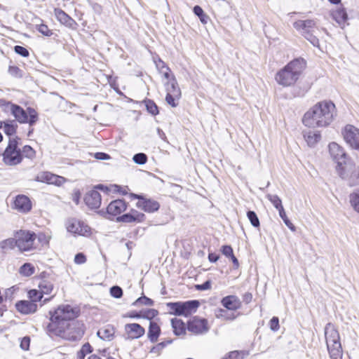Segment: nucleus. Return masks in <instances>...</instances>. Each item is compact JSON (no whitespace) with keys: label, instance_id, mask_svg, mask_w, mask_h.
<instances>
[{"label":"nucleus","instance_id":"20e7f679","mask_svg":"<svg viewBox=\"0 0 359 359\" xmlns=\"http://www.w3.org/2000/svg\"><path fill=\"white\" fill-rule=\"evenodd\" d=\"M6 108L10 110L15 121L20 123H28L29 126H34L39 120L37 111L32 107L24 109L20 106L11 102L6 103Z\"/></svg>","mask_w":359,"mask_h":359},{"label":"nucleus","instance_id":"58836bf2","mask_svg":"<svg viewBox=\"0 0 359 359\" xmlns=\"http://www.w3.org/2000/svg\"><path fill=\"white\" fill-rule=\"evenodd\" d=\"M28 296L30 299V301L36 304L37 302H41L43 297L41 290L39 291L36 290H29L28 292Z\"/></svg>","mask_w":359,"mask_h":359},{"label":"nucleus","instance_id":"cd10ccee","mask_svg":"<svg viewBox=\"0 0 359 359\" xmlns=\"http://www.w3.org/2000/svg\"><path fill=\"white\" fill-rule=\"evenodd\" d=\"M346 172L348 174V177L344 179L348 180L350 186L359 184V168L353 170V166L351 164V168H348Z\"/></svg>","mask_w":359,"mask_h":359},{"label":"nucleus","instance_id":"052dcab7","mask_svg":"<svg viewBox=\"0 0 359 359\" xmlns=\"http://www.w3.org/2000/svg\"><path fill=\"white\" fill-rule=\"evenodd\" d=\"M94 157L98 160H109L111 158L109 154L104 152H97L94 154Z\"/></svg>","mask_w":359,"mask_h":359},{"label":"nucleus","instance_id":"dca6fc26","mask_svg":"<svg viewBox=\"0 0 359 359\" xmlns=\"http://www.w3.org/2000/svg\"><path fill=\"white\" fill-rule=\"evenodd\" d=\"M13 208L20 212L27 213L32 209V202L27 196L18 195L14 200Z\"/></svg>","mask_w":359,"mask_h":359},{"label":"nucleus","instance_id":"5fc2aeb1","mask_svg":"<svg viewBox=\"0 0 359 359\" xmlns=\"http://www.w3.org/2000/svg\"><path fill=\"white\" fill-rule=\"evenodd\" d=\"M278 212H279V216L283 220V222L285 224V225L287 227H289L290 229H291L292 230H293L294 229V226L290 222V221L288 219L285 210H283V212H282V210H280V211H278Z\"/></svg>","mask_w":359,"mask_h":359},{"label":"nucleus","instance_id":"0eeeda50","mask_svg":"<svg viewBox=\"0 0 359 359\" xmlns=\"http://www.w3.org/2000/svg\"><path fill=\"white\" fill-rule=\"evenodd\" d=\"M18 137H10L8 144L3 153V161L7 165H16L22 161L21 149L18 148Z\"/></svg>","mask_w":359,"mask_h":359},{"label":"nucleus","instance_id":"c9c22d12","mask_svg":"<svg viewBox=\"0 0 359 359\" xmlns=\"http://www.w3.org/2000/svg\"><path fill=\"white\" fill-rule=\"evenodd\" d=\"M21 154L22 155V158L25 157L31 160L36 157L35 150L29 145H25L22 147Z\"/></svg>","mask_w":359,"mask_h":359},{"label":"nucleus","instance_id":"680f3d73","mask_svg":"<svg viewBox=\"0 0 359 359\" xmlns=\"http://www.w3.org/2000/svg\"><path fill=\"white\" fill-rule=\"evenodd\" d=\"M211 287V283L210 280H207L204 282L203 284L196 285V288L198 290H209Z\"/></svg>","mask_w":359,"mask_h":359},{"label":"nucleus","instance_id":"f03ea898","mask_svg":"<svg viewBox=\"0 0 359 359\" xmlns=\"http://www.w3.org/2000/svg\"><path fill=\"white\" fill-rule=\"evenodd\" d=\"M306 67V61L302 57H298L288 62L276 74V82L287 87L294 84Z\"/></svg>","mask_w":359,"mask_h":359},{"label":"nucleus","instance_id":"c756f323","mask_svg":"<svg viewBox=\"0 0 359 359\" xmlns=\"http://www.w3.org/2000/svg\"><path fill=\"white\" fill-rule=\"evenodd\" d=\"M173 332L176 336H180L185 334L186 327L185 324L180 319L174 318L171 320Z\"/></svg>","mask_w":359,"mask_h":359},{"label":"nucleus","instance_id":"6e6552de","mask_svg":"<svg viewBox=\"0 0 359 359\" xmlns=\"http://www.w3.org/2000/svg\"><path fill=\"white\" fill-rule=\"evenodd\" d=\"M17 240V247L22 252H27L34 248L36 235L34 232L20 229L14 233Z\"/></svg>","mask_w":359,"mask_h":359},{"label":"nucleus","instance_id":"a19ab883","mask_svg":"<svg viewBox=\"0 0 359 359\" xmlns=\"http://www.w3.org/2000/svg\"><path fill=\"white\" fill-rule=\"evenodd\" d=\"M39 288L43 294H48L52 292L53 289V285L51 283L47 280H42L39 283Z\"/></svg>","mask_w":359,"mask_h":359},{"label":"nucleus","instance_id":"f257e3e1","mask_svg":"<svg viewBox=\"0 0 359 359\" xmlns=\"http://www.w3.org/2000/svg\"><path fill=\"white\" fill-rule=\"evenodd\" d=\"M50 323L46 327L47 333L50 336L75 339L76 336L71 335L72 330L76 327L72 322L79 314V310L69 304L60 305L55 311H50Z\"/></svg>","mask_w":359,"mask_h":359},{"label":"nucleus","instance_id":"ddd939ff","mask_svg":"<svg viewBox=\"0 0 359 359\" xmlns=\"http://www.w3.org/2000/svg\"><path fill=\"white\" fill-rule=\"evenodd\" d=\"M187 330L195 334H205L209 330L208 321L205 318L194 317L188 322Z\"/></svg>","mask_w":359,"mask_h":359},{"label":"nucleus","instance_id":"f8f14e48","mask_svg":"<svg viewBox=\"0 0 359 359\" xmlns=\"http://www.w3.org/2000/svg\"><path fill=\"white\" fill-rule=\"evenodd\" d=\"M343 135L348 144L359 150V129L352 125H347L343 131Z\"/></svg>","mask_w":359,"mask_h":359},{"label":"nucleus","instance_id":"b1692460","mask_svg":"<svg viewBox=\"0 0 359 359\" xmlns=\"http://www.w3.org/2000/svg\"><path fill=\"white\" fill-rule=\"evenodd\" d=\"M55 15L57 20L62 24L69 27H73L76 25V22L70 16H69L65 11L60 8H55L54 11Z\"/></svg>","mask_w":359,"mask_h":359},{"label":"nucleus","instance_id":"f3484780","mask_svg":"<svg viewBox=\"0 0 359 359\" xmlns=\"http://www.w3.org/2000/svg\"><path fill=\"white\" fill-rule=\"evenodd\" d=\"M84 201L88 207L97 209L101 205V195L97 190H91L86 194Z\"/></svg>","mask_w":359,"mask_h":359},{"label":"nucleus","instance_id":"de8ad7c7","mask_svg":"<svg viewBox=\"0 0 359 359\" xmlns=\"http://www.w3.org/2000/svg\"><path fill=\"white\" fill-rule=\"evenodd\" d=\"M133 160L138 165H144L147 161V156L144 153H137L133 156Z\"/></svg>","mask_w":359,"mask_h":359},{"label":"nucleus","instance_id":"c03bdc74","mask_svg":"<svg viewBox=\"0 0 359 359\" xmlns=\"http://www.w3.org/2000/svg\"><path fill=\"white\" fill-rule=\"evenodd\" d=\"M349 198L351 206L355 211L359 212V191L351 194Z\"/></svg>","mask_w":359,"mask_h":359},{"label":"nucleus","instance_id":"393cba45","mask_svg":"<svg viewBox=\"0 0 359 359\" xmlns=\"http://www.w3.org/2000/svg\"><path fill=\"white\" fill-rule=\"evenodd\" d=\"M165 86L167 93L174 94L175 97H181V90L175 76H172L171 79L165 83Z\"/></svg>","mask_w":359,"mask_h":359},{"label":"nucleus","instance_id":"49530a36","mask_svg":"<svg viewBox=\"0 0 359 359\" xmlns=\"http://www.w3.org/2000/svg\"><path fill=\"white\" fill-rule=\"evenodd\" d=\"M36 30L41 34L46 36H50L53 34V32L48 28L45 24L36 25Z\"/></svg>","mask_w":359,"mask_h":359},{"label":"nucleus","instance_id":"79ce46f5","mask_svg":"<svg viewBox=\"0 0 359 359\" xmlns=\"http://www.w3.org/2000/svg\"><path fill=\"white\" fill-rule=\"evenodd\" d=\"M172 343V339L166 340L162 342L158 343L156 346H153L150 351L151 353L160 354L161 351L168 344H170Z\"/></svg>","mask_w":359,"mask_h":359},{"label":"nucleus","instance_id":"e433bc0d","mask_svg":"<svg viewBox=\"0 0 359 359\" xmlns=\"http://www.w3.org/2000/svg\"><path fill=\"white\" fill-rule=\"evenodd\" d=\"M15 246H17V240L15 236L14 238L4 240L0 243V247L3 250L13 249Z\"/></svg>","mask_w":359,"mask_h":359},{"label":"nucleus","instance_id":"774afa93","mask_svg":"<svg viewBox=\"0 0 359 359\" xmlns=\"http://www.w3.org/2000/svg\"><path fill=\"white\" fill-rule=\"evenodd\" d=\"M81 350L86 354L91 353L93 351L91 346L88 343L83 344Z\"/></svg>","mask_w":359,"mask_h":359},{"label":"nucleus","instance_id":"1a4fd4ad","mask_svg":"<svg viewBox=\"0 0 359 359\" xmlns=\"http://www.w3.org/2000/svg\"><path fill=\"white\" fill-rule=\"evenodd\" d=\"M68 232L74 236H89L91 234L90 227L83 221L76 218H69L65 222Z\"/></svg>","mask_w":359,"mask_h":359},{"label":"nucleus","instance_id":"412c9836","mask_svg":"<svg viewBox=\"0 0 359 359\" xmlns=\"http://www.w3.org/2000/svg\"><path fill=\"white\" fill-rule=\"evenodd\" d=\"M15 308L22 314H30L36 311L37 304L31 301L21 300L15 304Z\"/></svg>","mask_w":359,"mask_h":359},{"label":"nucleus","instance_id":"9d476101","mask_svg":"<svg viewBox=\"0 0 359 359\" xmlns=\"http://www.w3.org/2000/svg\"><path fill=\"white\" fill-rule=\"evenodd\" d=\"M302 123L309 130H303V136L310 147H314V109L311 108L303 116Z\"/></svg>","mask_w":359,"mask_h":359},{"label":"nucleus","instance_id":"2f4dec72","mask_svg":"<svg viewBox=\"0 0 359 359\" xmlns=\"http://www.w3.org/2000/svg\"><path fill=\"white\" fill-rule=\"evenodd\" d=\"M249 355V352L247 351H233L229 352L222 359H243Z\"/></svg>","mask_w":359,"mask_h":359},{"label":"nucleus","instance_id":"72a5a7b5","mask_svg":"<svg viewBox=\"0 0 359 359\" xmlns=\"http://www.w3.org/2000/svg\"><path fill=\"white\" fill-rule=\"evenodd\" d=\"M193 11H194V14L199 18L200 21L203 24H204V25L207 24V22L209 20V17L204 13L203 10L202 9V8L201 6H195L194 7Z\"/></svg>","mask_w":359,"mask_h":359},{"label":"nucleus","instance_id":"7ed1b4c3","mask_svg":"<svg viewBox=\"0 0 359 359\" xmlns=\"http://www.w3.org/2000/svg\"><path fill=\"white\" fill-rule=\"evenodd\" d=\"M325 337L330 359H342L343 351L339 334L332 324L326 325Z\"/></svg>","mask_w":359,"mask_h":359},{"label":"nucleus","instance_id":"4be33fe9","mask_svg":"<svg viewBox=\"0 0 359 359\" xmlns=\"http://www.w3.org/2000/svg\"><path fill=\"white\" fill-rule=\"evenodd\" d=\"M200 303L198 300L180 302V316H188L196 311Z\"/></svg>","mask_w":359,"mask_h":359},{"label":"nucleus","instance_id":"f704fd0d","mask_svg":"<svg viewBox=\"0 0 359 359\" xmlns=\"http://www.w3.org/2000/svg\"><path fill=\"white\" fill-rule=\"evenodd\" d=\"M266 198L278 211L282 210V212H283L282 201L277 195L267 194Z\"/></svg>","mask_w":359,"mask_h":359},{"label":"nucleus","instance_id":"6e6d98bb","mask_svg":"<svg viewBox=\"0 0 359 359\" xmlns=\"http://www.w3.org/2000/svg\"><path fill=\"white\" fill-rule=\"evenodd\" d=\"M270 329L273 331H278L279 329V319L278 317H273L269 322Z\"/></svg>","mask_w":359,"mask_h":359},{"label":"nucleus","instance_id":"ea45409f","mask_svg":"<svg viewBox=\"0 0 359 359\" xmlns=\"http://www.w3.org/2000/svg\"><path fill=\"white\" fill-rule=\"evenodd\" d=\"M215 316L217 318H222L224 320H233L236 318V316L234 314H229L226 310L223 309L217 310L215 312Z\"/></svg>","mask_w":359,"mask_h":359},{"label":"nucleus","instance_id":"a18cd8bd","mask_svg":"<svg viewBox=\"0 0 359 359\" xmlns=\"http://www.w3.org/2000/svg\"><path fill=\"white\" fill-rule=\"evenodd\" d=\"M247 217H248V219L250 220L251 224L254 227L259 226V225H260L259 220V218H258L257 214L255 213V212H254L252 210L248 211Z\"/></svg>","mask_w":359,"mask_h":359},{"label":"nucleus","instance_id":"2eb2a0df","mask_svg":"<svg viewBox=\"0 0 359 359\" xmlns=\"http://www.w3.org/2000/svg\"><path fill=\"white\" fill-rule=\"evenodd\" d=\"M126 339H136L145 334L144 328L138 323H128L124 326Z\"/></svg>","mask_w":359,"mask_h":359},{"label":"nucleus","instance_id":"5701e85b","mask_svg":"<svg viewBox=\"0 0 359 359\" xmlns=\"http://www.w3.org/2000/svg\"><path fill=\"white\" fill-rule=\"evenodd\" d=\"M222 305L229 311H236L241 307V303L239 299L235 295L224 297L221 300Z\"/></svg>","mask_w":359,"mask_h":359},{"label":"nucleus","instance_id":"39448f33","mask_svg":"<svg viewBox=\"0 0 359 359\" xmlns=\"http://www.w3.org/2000/svg\"><path fill=\"white\" fill-rule=\"evenodd\" d=\"M335 114V105L331 101H323L316 104V126L325 127L330 124Z\"/></svg>","mask_w":359,"mask_h":359},{"label":"nucleus","instance_id":"69168bd1","mask_svg":"<svg viewBox=\"0 0 359 359\" xmlns=\"http://www.w3.org/2000/svg\"><path fill=\"white\" fill-rule=\"evenodd\" d=\"M156 67L160 70V72H163V69H166V67H168L165 63L161 60V59L158 60V62H156Z\"/></svg>","mask_w":359,"mask_h":359},{"label":"nucleus","instance_id":"7c9ffc66","mask_svg":"<svg viewBox=\"0 0 359 359\" xmlns=\"http://www.w3.org/2000/svg\"><path fill=\"white\" fill-rule=\"evenodd\" d=\"M4 132L8 136L15 134L18 125L14 120H8L4 122L3 127Z\"/></svg>","mask_w":359,"mask_h":359},{"label":"nucleus","instance_id":"864d4df0","mask_svg":"<svg viewBox=\"0 0 359 359\" xmlns=\"http://www.w3.org/2000/svg\"><path fill=\"white\" fill-rule=\"evenodd\" d=\"M14 50L17 54L25 57H28L29 55L28 50L21 46H15L14 47Z\"/></svg>","mask_w":359,"mask_h":359},{"label":"nucleus","instance_id":"4d7b16f0","mask_svg":"<svg viewBox=\"0 0 359 359\" xmlns=\"http://www.w3.org/2000/svg\"><path fill=\"white\" fill-rule=\"evenodd\" d=\"M221 252L226 257H229L233 254L231 246L228 245H223L221 248Z\"/></svg>","mask_w":359,"mask_h":359},{"label":"nucleus","instance_id":"8fccbe9b","mask_svg":"<svg viewBox=\"0 0 359 359\" xmlns=\"http://www.w3.org/2000/svg\"><path fill=\"white\" fill-rule=\"evenodd\" d=\"M181 97H175L174 94L167 93L165 97L166 102L172 107H176L178 105V101Z\"/></svg>","mask_w":359,"mask_h":359},{"label":"nucleus","instance_id":"9b49d317","mask_svg":"<svg viewBox=\"0 0 359 359\" xmlns=\"http://www.w3.org/2000/svg\"><path fill=\"white\" fill-rule=\"evenodd\" d=\"M294 27L311 44H314V21L312 20H297Z\"/></svg>","mask_w":359,"mask_h":359},{"label":"nucleus","instance_id":"a211bd4d","mask_svg":"<svg viewBox=\"0 0 359 359\" xmlns=\"http://www.w3.org/2000/svg\"><path fill=\"white\" fill-rule=\"evenodd\" d=\"M37 179L39 181L46 182L48 184H53L57 186H60L65 182V179L63 177L56 175L49 172L41 173L37 177Z\"/></svg>","mask_w":359,"mask_h":359},{"label":"nucleus","instance_id":"c85d7f7f","mask_svg":"<svg viewBox=\"0 0 359 359\" xmlns=\"http://www.w3.org/2000/svg\"><path fill=\"white\" fill-rule=\"evenodd\" d=\"M333 19L340 25L344 26L347 19L348 15L344 8H339L336 11H333L332 13Z\"/></svg>","mask_w":359,"mask_h":359},{"label":"nucleus","instance_id":"6ab92c4d","mask_svg":"<svg viewBox=\"0 0 359 359\" xmlns=\"http://www.w3.org/2000/svg\"><path fill=\"white\" fill-rule=\"evenodd\" d=\"M144 214L139 212L137 210H132L128 213L118 217L116 219L118 222L124 223L141 222L144 221Z\"/></svg>","mask_w":359,"mask_h":359},{"label":"nucleus","instance_id":"e2e57ef3","mask_svg":"<svg viewBox=\"0 0 359 359\" xmlns=\"http://www.w3.org/2000/svg\"><path fill=\"white\" fill-rule=\"evenodd\" d=\"M161 73L163 74L164 78L168 81H170L172 76H174L172 74H171V70L169 67H166V69H163V72H161Z\"/></svg>","mask_w":359,"mask_h":359},{"label":"nucleus","instance_id":"0e129e2a","mask_svg":"<svg viewBox=\"0 0 359 359\" xmlns=\"http://www.w3.org/2000/svg\"><path fill=\"white\" fill-rule=\"evenodd\" d=\"M20 71V69L16 66H10L8 68V72L13 76H17Z\"/></svg>","mask_w":359,"mask_h":359},{"label":"nucleus","instance_id":"4468645a","mask_svg":"<svg viewBox=\"0 0 359 359\" xmlns=\"http://www.w3.org/2000/svg\"><path fill=\"white\" fill-rule=\"evenodd\" d=\"M134 198L138 199L137 207L144 212L151 213L157 211L160 208L159 203L155 200L146 198L137 194H134Z\"/></svg>","mask_w":359,"mask_h":359},{"label":"nucleus","instance_id":"423d86ee","mask_svg":"<svg viewBox=\"0 0 359 359\" xmlns=\"http://www.w3.org/2000/svg\"><path fill=\"white\" fill-rule=\"evenodd\" d=\"M329 151L332 158L337 162L336 167L338 175L341 178H347L348 174L346 170L351 168V163H347V156L344 149L336 142H331L329 144Z\"/></svg>","mask_w":359,"mask_h":359},{"label":"nucleus","instance_id":"09e8293b","mask_svg":"<svg viewBox=\"0 0 359 359\" xmlns=\"http://www.w3.org/2000/svg\"><path fill=\"white\" fill-rule=\"evenodd\" d=\"M133 304L134 306H138L140 304L152 306L154 304V301L146 296H142L139 297Z\"/></svg>","mask_w":359,"mask_h":359},{"label":"nucleus","instance_id":"338daca9","mask_svg":"<svg viewBox=\"0 0 359 359\" xmlns=\"http://www.w3.org/2000/svg\"><path fill=\"white\" fill-rule=\"evenodd\" d=\"M219 258V256L216 253H209L208 255V259L210 262L215 263L216 262Z\"/></svg>","mask_w":359,"mask_h":359},{"label":"nucleus","instance_id":"13d9d810","mask_svg":"<svg viewBox=\"0 0 359 359\" xmlns=\"http://www.w3.org/2000/svg\"><path fill=\"white\" fill-rule=\"evenodd\" d=\"M86 262V257L83 253H78L74 257V262L77 264H82Z\"/></svg>","mask_w":359,"mask_h":359},{"label":"nucleus","instance_id":"aec40b11","mask_svg":"<svg viewBox=\"0 0 359 359\" xmlns=\"http://www.w3.org/2000/svg\"><path fill=\"white\" fill-rule=\"evenodd\" d=\"M126 203L123 200L118 199L111 201L107 208L109 215L116 216L126 210Z\"/></svg>","mask_w":359,"mask_h":359},{"label":"nucleus","instance_id":"473e14b6","mask_svg":"<svg viewBox=\"0 0 359 359\" xmlns=\"http://www.w3.org/2000/svg\"><path fill=\"white\" fill-rule=\"evenodd\" d=\"M35 271L34 266L30 263L24 264L19 269V273L24 276L29 277L34 274Z\"/></svg>","mask_w":359,"mask_h":359},{"label":"nucleus","instance_id":"603ef678","mask_svg":"<svg viewBox=\"0 0 359 359\" xmlns=\"http://www.w3.org/2000/svg\"><path fill=\"white\" fill-rule=\"evenodd\" d=\"M110 294L114 298H121L123 295V290L121 287L114 285L110 288Z\"/></svg>","mask_w":359,"mask_h":359},{"label":"nucleus","instance_id":"4c0bfd02","mask_svg":"<svg viewBox=\"0 0 359 359\" xmlns=\"http://www.w3.org/2000/svg\"><path fill=\"white\" fill-rule=\"evenodd\" d=\"M146 109L149 113L155 116L158 114V107L156 103L151 100H145L144 101Z\"/></svg>","mask_w":359,"mask_h":359},{"label":"nucleus","instance_id":"bf43d9fd","mask_svg":"<svg viewBox=\"0 0 359 359\" xmlns=\"http://www.w3.org/2000/svg\"><path fill=\"white\" fill-rule=\"evenodd\" d=\"M30 344V339L29 337H25L22 339L20 342V347L22 349L27 351L29 349Z\"/></svg>","mask_w":359,"mask_h":359},{"label":"nucleus","instance_id":"a878e982","mask_svg":"<svg viewBox=\"0 0 359 359\" xmlns=\"http://www.w3.org/2000/svg\"><path fill=\"white\" fill-rule=\"evenodd\" d=\"M161 334L160 326L154 321L151 320L149 323L147 337L149 341L155 343L158 341V337Z\"/></svg>","mask_w":359,"mask_h":359},{"label":"nucleus","instance_id":"3c124183","mask_svg":"<svg viewBox=\"0 0 359 359\" xmlns=\"http://www.w3.org/2000/svg\"><path fill=\"white\" fill-rule=\"evenodd\" d=\"M142 317L151 320L158 315V311L156 309H149L141 312Z\"/></svg>","mask_w":359,"mask_h":359},{"label":"nucleus","instance_id":"bb28decb","mask_svg":"<svg viewBox=\"0 0 359 359\" xmlns=\"http://www.w3.org/2000/svg\"><path fill=\"white\" fill-rule=\"evenodd\" d=\"M114 328L107 325L97 331V336L102 340L111 341L114 334Z\"/></svg>","mask_w":359,"mask_h":359},{"label":"nucleus","instance_id":"37998d69","mask_svg":"<svg viewBox=\"0 0 359 359\" xmlns=\"http://www.w3.org/2000/svg\"><path fill=\"white\" fill-rule=\"evenodd\" d=\"M167 307L170 309V313L175 316H180V302H168Z\"/></svg>","mask_w":359,"mask_h":359}]
</instances>
